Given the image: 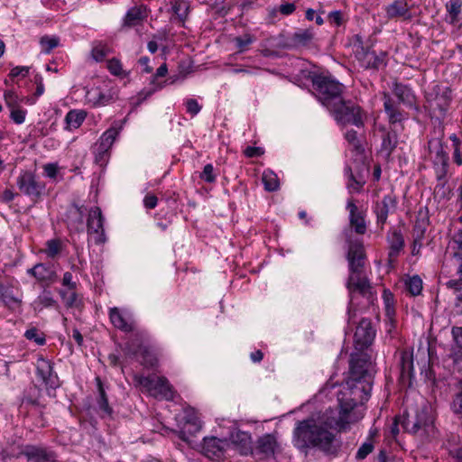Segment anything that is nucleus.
I'll return each instance as SVG.
<instances>
[{
  "label": "nucleus",
  "mask_w": 462,
  "mask_h": 462,
  "mask_svg": "<svg viewBox=\"0 0 462 462\" xmlns=\"http://www.w3.org/2000/svg\"><path fill=\"white\" fill-rule=\"evenodd\" d=\"M347 260L349 263L350 272L347 281V288L350 293V303L347 315L348 322H350L356 317V311L354 307L355 294H361L363 297L366 298L369 302L373 301L374 294L367 279L362 274L365 258L364 246L360 241H352L349 243Z\"/></svg>",
  "instance_id": "3"
},
{
  "label": "nucleus",
  "mask_w": 462,
  "mask_h": 462,
  "mask_svg": "<svg viewBox=\"0 0 462 462\" xmlns=\"http://www.w3.org/2000/svg\"><path fill=\"white\" fill-rule=\"evenodd\" d=\"M364 388L341 387L337 393L338 411L332 409L326 410L329 420L335 429L346 431L351 424L358 422L365 415L364 402L367 401L368 394L364 393Z\"/></svg>",
  "instance_id": "2"
},
{
  "label": "nucleus",
  "mask_w": 462,
  "mask_h": 462,
  "mask_svg": "<svg viewBox=\"0 0 462 462\" xmlns=\"http://www.w3.org/2000/svg\"><path fill=\"white\" fill-rule=\"evenodd\" d=\"M314 36L315 32L313 28L298 29L286 39L283 46L288 49L305 47L311 43Z\"/></svg>",
  "instance_id": "14"
},
{
  "label": "nucleus",
  "mask_w": 462,
  "mask_h": 462,
  "mask_svg": "<svg viewBox=\"0 0 462 462\" xmlns=\"http://www.w3.org/2000/svg\"><path fill=\"white\" fill-rule=\"evenodd\" d=\"M262 181L266 191L273 192L280 189L279 178L277 174L270 169L263 171Z\"/></svg>",
  "instance_id": "33"
},
{
  "label": "nucleus",
  "mask_w": 462,
  "mask_h": 462,
  "mask_svg": "<svg viewBox=\"0 0 462 462\" xmlns=\"http://www.w3.org/2000/svg\"><path fill=\"white\" fill-rule=\"evenodd\" d=\"M328 111L340 125H353L356 127L364 125L365 113L359 106L350 100H345L342 97Z\"/></svg>",
  "instance_id": "5"
},
{
  "label": "nucleus",
  "mask_w": 462,
  "mask_h": 462,
  "mask_svg": "<svg viewBox=\"0 0 462 462\" xmlns=\"http://www.w3.org/2000/svg\"><path fill=\"white\" fill-rule=\"evenodd\" d=\"M254 41V37L250 34H245L240 37H236L235 39V43L236 48L239 50L240 52L245 51L247 50L248 46L253 43Z\"/></svg>",
  "instance_id": "53"
},
{
  "label": "nucleus",
  "mask_w": 462,
  "mask_h": 462,
  "mask_svg": "<svg viewBox=\"0 0 462 462\" xmlns=\"http://www.w3.org/2000/svg\"><path fill=\"white\" fill-rule=\"evenodd\" d=\"M462 0H449L446 5V9L448 14V21L455 24L458 20V15L461 13Z\"/></svg>",
  "instance_id": "40"
},
{
  "label": "nucleus",
  "mask_w": 462,
  "mask_h": 462,
  "mask_svg": "<svg viewBox=\"0 0 462 462\" xmlns=\"http://www.w3.org/2000/svg\"><path fill=\"white\" fill-rule=\"evenodd\" d=\"M333 429L325 412L299 420L292 432V444L301 452L315 449L325 455H336L341 445Z\"/></svg>",
  "instance_id": "1"
},
{
  "label": "nucleus",
  "mask_w": 462,
  "mask_h": 462,
  "mask_svg": "<svg viewBox=\"0 0 462 462\" xmlns=\"http://www.w3.org/2000/svg\"><path fill=\"white\" fill-rule=\"evenodd\" d=\"M30 276L35 278L38 282H51L56 277L55 272L48 265L39 263L27 270Z\"/></svg>",
  "instance_id": "22"
},
{
  "label": "nucleus",
  "mask_w": 462,
  "mask_h": 462,
  "mask_svg": "<svg viewBox=\"0 0 462 462\" xmlns=\"http://www.w3.org/2000/svg\"><path fill=\"white\" fill-rule=\"evenodd\" d=\"M107 69L111 74L117 77H125L126 73H125L123 69V66L121 61L118 59L113 58L107 61L106 65Z\"/></svg>",
  "instance_id": "51"
},
{
  "label": "nucleus",
  "mask_w": 462,
  "mask_h": 462,
  "mask_svg": "<svg viewBox=\"0 0 462 462\" xmlns=\"http://www.w3.org/2000/svg\"><path fill=\"white\" fill-rule=\"evenodd\" d=\"M386 14L389 18L409 19L410 10L407 3L402 0H396L386 7Z\"/></svg>",
  "instance_id": "26"
},
{
  "label": "nucleus",
  "mask_w": 462,
  "mask_h": 462,
  "mask_svg": "<svg viewBox=\"0 0 462 462\" xmlns=\"http://www.w3.org/2000/svg\"><path fill=\"white\" fill-rule=\"evenodd\" d=\"M60 295L67 308L79 307L80 305L81 301L79 298V295L75 291L69 293L65 291H60Z\"/></svg>",
  "instance_id": "47"
},
{
  "label": "nucleus",
  "mask_w": 462,
  "mask_h": 462,
  "mask_svg": "<svg viewBox=\"0 0 462 462\" xmlns=\"http://www.w3.org/2000/svg\"><path fill=\"white\" fill-rule=\"evenodd\" d=\"M125 351L128 355L140 359L142 364L147 367H153L157 364V358L147 346H138V348L135 349L134 343H129L125 346Z\"/></svg>",
  "instance_id": "16"
},
{
  "label": "nucleus",
  "mask_w": 462,
  "mask_h": 462,
  "mask_svg": "<svg viewBox=\"0 0 462 462\" xmlns=\"http://www.w3.org/2000/svg\"><path fill=\"white\" fill-rule=\"evenodd\" d=\"M349 45L352 47L353 53L362 68L378 69L383 64L384 56L383 54L378 55L365 46L363 37L360 34L352 36L349 39Z\"/></svg>",
  "instance_id": "8"
},
{
  "label": "nucleus",
  "mask_w": 462,
  "mask_h": 462,
  "mask_svg": "<svg viewBox=\"0 0 462 462\" xmlns=\"http://www.w3.org/2000/svg\"><path fill=\"white\" fill-rule=\"evenodd\" d=\"M383 106L391 123H397L402 120V113L394 106L393 100L388 95H384Z\"/></svg>",
  "instance_id": "38"
},
{
  "label": "nucleus",
  "mask_w": 462,
  "mask_h": 462,
  "mask_svg": "<svg viewBox=\"0 0 462 462\" xmlns=\"http://www.w3.org/2000/svg\"><path fill=\"white\" fill-rule=\"evenodd\" d=\"M64 245L59 238L47 240L45 248L42 251L50 259H56L62 252Z\"/></svg>",
  "instance_id": "34"
},
{
  "label": "nucleus",
  "mask_w": 462,
  "mask_h": 462,
  "mask_svg": "<svg viewBox=\"0 0 462 462\" xmlns=\"http://www.w3.org/2000/svg\"><path fill=\"white\" fill-rule=\"evenodd\" d=\"M431 418L427 411V409H422L418 411L416 417L413 420L408 421V426L412 423L411 430L412 432H417L420 429H424L431 424Z\"/></svg>",
  "instance_id": "31"
},
{
  "label": "nucleus",
  "mask_w": 462,
  "mask_h": 462,
  "mask_svg": "<svg viewBox=\"0 0 462 462\" xmlns=\"http://www.w3.org/2000/svg\"><path fill=\"white\" fill-rule=\"evenodd\" d=\"M110 98L99 88H91L86 93L87 101L94 106H105L109 103Z\"/></svg>",
  "instance_id": "28"
},
{
  "label": "nucleus",
  "mask_w": 462,
  "mask_h": 462,
  "mask_svg": "<svg viewBox=\"0 0 462 462\" xmlns=\"http://www.w3.org/2000/svg\"><path fill=\"white\" fill-rule=\"evenodd\" d=\"M389 244V257L396 258L404 247V239L400 231L393 230L387 236Z\"/></svg>",
  "instance_id": "25"
},
{
  "label": "nucleus",
  "mask_w": 462,
  "mask_h": 462,
  "mask_svg": "<svg viewBox=\"0 0 462 462\" xmlns=\"http://www.w3.org/2000/svg\"><path fill=\"white\" fill-rule=\"evenodd\" d=\"M37 372L46 385L51 388H56L59 385L57 375L54 374L52 365L48 360L40 359L38 361Z\"/></svg>",
  "instance_id": "21"
},
{
  "label": "nucleus",
  "mask_w": 462,
  "mask_h": 462,
  "mask_svg": "<svg viewBox=\"0 0 462 462\" xmlns=\"http://www.w3.org/2000/svg\"><path fill=\"white\" fill-rule=\"evenodd\" d=\"M187 113L192 116L198 115L201 110V106L194 98H189L185 101Z\"/></svg>",
  "instance_id": "56"
},
{
  "label": "nucleus",
  "mask_w": 462,
  "mask_h": 462,
  "mask_svg": "<svg viewBox=\"0 0 462 462\" xmlns=\"http://www.w3.org/2000/svg\"><path fill=\"white\" fill-rule=\"evenodd\" d=\"M146 17L145 9L142 6H134L128 10L124 19V25L134 26L139 24Z\"/></svg>",
  "instance_id": "29"
},
{
  "label": "nucleus",
  "mask_w": 462,
  "mask_h": 462,
  "mask_svg": "<svg viewBox=\"0 0 462 462\" xmlns=\"http://www.w3.org/2000/svg\"><path fill=\"white\" fill-rule=\"evenodd\" d=\"M345 137H346V140L349 143V144L352 145V147L355 150H359L360 143H359V140L357 138V134H356V131H354V130L347 131L345 134Z\"/></svg>",
  "instance_id": "61"
},
{
  "label": "nucleus",
  "mask_w": 462,
  "mask_h": 462,
  "mask_svg": "<svg viewBox=\"0 0 462 462\" xmlns=\"http://www.w3.org/2000/svg\"><path fill=\"white\" fill-rule=\"evenodd\" d=\"M456 246L454 247V258L457 262V274L458 279H452L451 281L462 282V233H457L454 240Z\"/></svg>",
  "instance_id": "39"
},
{
  "label": "nucleus",
  "mask_w": 462,
  "mask_h": 462,
  "mask_svg": "<svg viewBox=\"0 0 462 462\" xmlns=\"http://www.w3.org/2000/svg\"><path fill=\"white\" fill-rule=\"evenodd\" d=\"M10 109H11L10 116H11L12 120L17 125L23 124L25 120L26 111L20 109L18 106L10 108Z\"/></svg>",
  "instance_id": "57"
},
{
  "label": "nucleus",
  "mask_w": 462,
  "mask_h": 462,
  "mask_svg": "<svg viewBox=\"0 0 462 462\" xmlns=\"http://www.w3.org/2000/svg\"><path fill=\"white\" fill-rule=\"evenodd\" d=\"M447 287L453 290L456 294V306L462 314V282L448 281L446 283Z\"/></svg>",
  "instance_id": "46"
},
{
  "label": "nucleus",
  "mask_w": 462,
  "mask_h": 462,
  "mask_svg": "<svg viewBox=\"0 0 462 462\" xmlns=\"http://www.w3.org/2000/svg\"><path fill=\"white\" fill-rule=\"evenodd\" d=\"M4 97L5 103L9 108L19 106V104L21 102H25L29 105H32L35 102V98H20L18 95L13 90L5 91Z\"/></svg>",
  "instance_id": "41"
},
{
  "label": "nucleus",
  "mask_w": 462,
  "mask_h": 462,
  "mask_svg": "<svg viewBox=\"0 0 462 462\" xmlns=\"http://www.w3.org/2000/svg\"><path fill=\"white\" fill-rule=\"evenodd\" d=\"M276 448V440L271 435H265L259 439L257 448L264 456L273 455Z\"/></svg>",
  "instance_id": "35"
},
{
  "label": "nucleus",
  "mask_w": 462,
  "mask_h": 462,
  "mask_svg": "<svg viewBox=\"0 0 462 462\" xmlns=\"http://www.w3.org/2000/svg\"><path fill=\"white\" fill-rule=\"evenodd\" d=\"M216 175L214 173V167L212 164H206L200 173V179L208 183H213L216 181Z\"/></svg>",
  "instance_id": "55"
},
{
  "label": "nucleus",
  "mask_w": 462,
  "mask_h": 462,
  "mask_svg": "<svg viewBox=\"0 0 462 462\" xmlns=\"http://www.w3.org/2000/svg\"><path fill=\"white\" fill-rule=\"evenodd\" d=\"M414 232L417 233V236L416 237L414 238V241H413V245H412V248H411V253L413 255L419 254L421 246H422V243H421V239H422V236H423V230H418L417 227L415 228Z\"/></svg>",
  "instance_id": "60"
},
{
  "label": "nucleus",
  "mask_w": 462,
  "mask_h": 462,
  "mask_svg": "<svg viewBox=\"0 0 462 462\" xmlns=\"http://www.w3.org/2000/svg\"><path fill=\"white\" fill-rule=\"evenodd\" d=\"M313 88L319 101L328 110L342 98L344 87L329 77L318 75L313 79Z\"/></svg>",
  "instance_id": "7"
},
{
  "label": "nucleus",
  "mask_w": 462,
  "mask_h": 462,
  "mask_svg": "<svg viewBox=\"0 0 462 462\" xmlns=\"http://www.w3.org/2000/svg\"><path fill=\"white\" fill-rule=\"evenodd\" d=\"M43 170L47 177L54 179L57 176L59 167L57 163H47L43 166Z\"/></svg>",
  "instance_id": "62"
},
{
  "label": "nucleus",
  "mask_w": 462,
  "mask_h": 462,
  "mask_svg": "<svg viewBox=\"0 0 462 462\" xmlns=\"http://www.w3.org/2000/svg\"><path fill=\"white\" fill-rule=\"evenodd\" d=\"M17 186L22 192L32 198H39L45 189L44 183L31 171H24L18 177Z\"/></svg>",
  "instance_id": "9"
},
{
  "label": "nucleus",
  "mask_w": 462,
  "mask_h": 462,
  "mask_svg": "<svg viewBox=\"0 0 462 462\" xmlns=\"http://www.w3.org/2000/svg\"><path fill=\"white\" fill-rule=\"evenodd\" d=\"M396 206V199L392 195H385L381 201L377 202L374 208V212L377 218V225L383 227L387 221L388 215L395 210Z\"/></svg>",
  "instance_id": "13"
},
{
  "label": "nucleus",
  "mask_w": 462,
  "mask_h": 462,
  "mask_svg": "<svg viewBox=\"0 0 462 462\" xmlns=\"http://www.w3.org/2000/svg\"><path fill=\"white\" fill-rule=\"evenodd\" d=\"M13 283H0V301L9 309H15L22 303V299L13 293Z\"/></svg>",
  "instance_id": "24"
},
{
  "label": "nucleus",
  "mask_w": 462,
  "mask_h": 462,
  "mask_svg": "<svg viewBox=\"0 0 462 462\" xmlns=\"http://www.w3.org/2000/svg\"><path fill=\"white\" fill-rule=\"evenodd\" d=\"M134 379L143 392L156 399L171 401L174 398L175 392L168 379L164 376L135 374Z\"/></svg>",
  "instance_id": "6"
},
{
  "label": "nucleus",
  "mask_w": 462,
  "mask_h": 462,
  "mask_svg": "<svg viewBox=\"0 0 462 462\" xmlns=\"http://www.w3.org/2000/svg\"><path fill=\"white\" fill-rule=\"evenodd\" d=\"M24 337L28 340L35 342L38 346H43L46 342L44 334L36 328L27 329Z\"/></svg>",
  "instance_id": "48"
},
{
  "label": "nucleus",
  "mask_w": 462,
  "mask_h": 462,
  "mask_svg": "<svg viewBox=\"0 0 462 462\" xmlns=\"http://www.w3.org/2000/svg\"><path fill=\"white\" fill-rule=\"evenodd\" d=\"M226 444L227 442L225 439H220L215 437L204 438L203 450L208 457H219Z\"/></svg>",
  "instance_id": "23"
},
{
  "label": "nucleus",
  "mask_w": 462,
  "mask_h": 462,
  "mask_svg": "<svg viewBox=\"0 0 462 462\" xmlns=\"http://www.w3.org/2000/svg\"><path fill=\"white\" fill-rule=\"evenodd\" d=\"M375 336V331L372 323L367 319H362L356 327L355 332V342L361 348L366 347L372 344Z\"/></svg>",
  "instance_id": "12"
},
{
  "label": "nucleus",
  "mask_w": 462,
  "mask_h": 462,
  "mask_svg": "<svg viewBox=\"0 0 462 462\" xmlns=\"http://www.w3.org/2000/svg\"><path fill=\"white\" fill-rule=\"evenodd\" d=\"M374 450V444L371 440L365 441L358 448L356 457L359 460L365 459Z\"/></svg>",
  "instance_id": "54"
},
{
  "label": "nucleus",
  "mask_w": 462,
  "mask_h": 462,
  "mask_svg": "<svg viewBox=\"0 0 462 462\" xmlns=\"http://www.w3.org/2000/svg\"><path fill=\"white\" fill-rule=\"evenodd\" d=\"M30 68L27 66H16L9 73V77L14 79L17 77L25 78L29 73Z\"/></svg>",
  "instance_id": "59"
},
{
  "label": "nucleus",
  "mask_w": 462,
  "mask_h": 462,
  "mask_svg": "<svg viewBox=\"0 0 462 462\" xmlns=\"http://www.w3.org/2000/svg\"><path fill=\"white\" fill-rule=\"evenodd\" d=\"M393 93L397 97L400 102L402 103H411L413 99V95L411 91V88H409L406 86H403L402 84H395L393 88Z\"/></svg>",
  "instance_id": "42"
},
{
  "label": "nucleus",
  "mask_w": 462,
  "mask_h": 462,
  "mask_svg": "<svg viewBox=\"0 0 462 462\" xmlns=\"http://www.w3.org/2000/svg\"><path fill=\"white\" fill-rule=\"evenodd\" d=\"M110 52V48L102 42L95 44L91 51V57L97 62L102 61Z\"/></svg>",
  "instance_id": "45"
},
{
  "label": "nucleus",
  "mask_w": 462,
  "mask_h": 462,
  "mask_svg": "<svg viewBox=\"0 0 462 462\" xmlns=\"http://www.w3.org/2000/svg\"><path fill=\"white\" fill-rule=\"evenodd\" d=\"M87 225L88 232L97 234L99 241H101V236L104 235V217L98 207L92 208L89 210Z\"/></svg>",
  "instance_id": "20"
},
{
  "label": "nucleus",
  "mask_w": 462,
  "mask_h": 462,
  "mask_svg": "<svg viewBox=\"0 0 462 462\" xmlns=\"http://www.w3.org/2000/svg\"><path fill=\"white\" fill-rule=\"evenodd\" d=\"M328 19L330 23L340 26L344 22L343 13L338 10L332 11L328 14Z\"/></svg>",
  "instance_id": "58"
},
{
  "label": "nucleus",
  "mask_w": 462,
  "mask_h": 462,
  "mask_svg": "<svg viewBox=\"0 0 462 462\" xmlns=\"http://www.w3.org/2000/svg\"><path fill=\"white\" fill-rule=\"evenodd\" d=\"M86 118V113L82 110H70L65 116L66 129H78Z\"/></svg>",
  "instance_id": "32"
},
{
  "label": "nucleus",
  "mask_w": 462,
  "mask_h": 462,
  "mask_svg": "<svg viewBox=\"0 0 462 462\" xmlns=\"http://www.w3.org/2000/svg\"><path fill=\"white\" fill-rule=\"evenodd\" d=\"M86 209L82 206L72 205L68 211L67 225L70 231L80 232L84 229Z\"/></svg>",
  "instance_id": "17"
},
{
  "label": "nucleus",
  "mask_w": 462,
  "mask_h": 462,
  "mask_svg": "<svg viewBox=\"0 0 462 462\" xmlns=\"http://www.w3.org/2000/svg\"><path fill=\"white\" fill-rule=\"evenodd\" d=\"M168 73V67L166 63L162 64L157 69L154 75H152V79L150 81V85L152 86L151 90H149L146 94V96H150L152 93L162 89L166 84L167 80L165 81H159L160 78H163Z\"/></svg>",
  "instance_id": "30"
},
{
  "label": "nucleus",
  "mask_w": 462,
  "mask_h": 462,
  "mask_svg": "<svg viewBox=\"0 0 462 462\" xmlns=\"http://www.w3.org/2000/svg\"><path fill=\"white\" fill-rule=\"evenodd\" d=\"M397 140L394 134L390 133L385 134L382 142V150L385 152L386 155H390L391 152L396 147Z\"/></svg>",
  "instance_id": "50"
},
{
  "label": "nucleus",
  "mask_w": 462,
  "mask_h": 462,
  "mask_svg": "<svg viewBox=\"0 0 462 462\" xmlns=\"http://www.w3.org/2000/svg\"><path fill=\"white\" fill-rule=\"evenodd\" d=\"M29 462H54L55 456L52 452L34 446H28L23 451Z\"/></svg>",
  "instance_id": "19"
},
{
  "label": "nucleus",
  "mask_w": 462,
  "mask_h": 462,
  "mask_svg": "<svg viewBox=\"0 0 462 462\" xmlns=\"http://www.w3.org/2000/svg\"><path fill=\"white\" fill-rule=\"evenodd\" d=\"M402 375L411 376L413 371V358L410 352H402L401 356Z\"/></svg>",
  "instance_id": "43"
},
{
  "label": "nucleus",
  "mask_w": 462,
  "mask_h": 462,
  "mask_svg": "<svg viewBox=\"0 0 462 462\" xmlns=\"http://www.w3.org/2000/svg\"><path fill=\"white\" fill-rule=\"evenodd\" d=\"M42 50L45 53H49L51 50L59 45V39L57 37L43 36L40 40Z\"/></svg>",
  "instance_id": "52"
},
{
  "label": "nucleus",
  "mask_w": 462,
  "mask_h": 462,
  "mask_svg": "<svg viewBox=\"0 0 462 462\" xmlns=\"http://www.w3.org/2000/svg\"><path fill=\"white\" fill-rule=\"evenodd\" d=\"M452 411L462 415V392L456 395L451 405Z\"/></svg>",
  "instance_id": "63"
},
{
  "label": "nucleus",
  "mask_w": 462,
  "mask_h": 462,
  "mask_svg": "<svg viewBox=\"0 0 462 462\" xmlns=\"http://www.w3.org/2000/svg\"><path fill=\"white\" fill-rule=\"evenodd\" d=\"M383 300L385 308L386 315L392 318L394 315V297L389 290H383Z\"/></svg>",
  "instance_id": "49"
},
{
  "label": "nucleus",
  "mask_w": 462,
  "mask_h": 462,
  "mask_svg": "<svg viewBox=\"0 0 462 462\" xmlns=\"http://www.w3.org/2000/svg\"><path fill=\"white\" fill-rule=\"evenodd\" d=\"M202 428V423L199 418L195 414L194 411H190L187 412L185 416V425L183 427V430L181 431V439H185L184 435L189 433L190 435H194L199 432Z\"/></svg>",
  "instance_id": "27"
},
{
  "label": "nucleus",
  "mask_w": 462,
  "mask_h": 462,
  "mask_svg": "<svg viewBox=\"0 0 462 462\" xmlns=\"http://www.w3.org/2000/svg\"><path fill=\"white\" fill-rule=\"evenodd\" d=\"M167 6V10L171 14V20L183 24L188 18L190 9L189 0H169Z\"/></svg>",
  "instance_id": "15"
},
{
  "label": "nucleus",
  "mask_w": 462,
  "mask_h": 462,
  "mask_svg": "<svg viewBox=\"0 0 462 462\" xmlns=\"http://www.w3.org/2000/svg\"><path fill=\"white\" fill-rule=\"evenodd\" d=\"M452 336L457 346L462 349V327H454L452 328Z\"/></svg>",
  "instance_id": "64"
},
{
  "label": "nucleus",
  "mask_w": 462,
  "mask_h": 462,
  "mask_svg": "<svg viewBox=\"0 0 462 462\" xmlns=\"http://www.w3.org/2000/svg\"><path fill=\"white\" fill-rule=\"evenodd\" d=\"M108 315L115 328L124 332H131L134 329V320L128 310L117 307L110 308Z\"/></svg>",
  "instance_id": "11"
},
{
  "label": "nucleus",
  "mask_w": 462,
  "mask_h": 462,
  "mask_svg": "<svg viewBox=\"0 0 462 462\" xmlns=\"http://www.w3.org/2000/svg\"><path fill=\"white\" fill-rule=\"evenodd\" d=\"M98 393H99V399H98V407L99 409L106 414L110 415L112 412V409L110 408L108 404V401L105 393V390L102 385V382L100 378H96Z\"/></svg>",
  "instance_id": "44"
},
{
  "label": "nucleus",
  "mask_w": 462,
  "mask_h": 462,
  "mask_svg": "<svg viewBox=\"0 0 462 462\" xmlns=\"http://www.w3.org/2000/svg\"><path fill=\"white\" fill-rule=\"evenodd\" d=\"M374 366L367 354L356 353L351 355L349 376L341 387L364 388V393L370 395L373 384Z\"/></svg>",
  "instance_id": "4"
},
{
  "label": "nucleus",
  "mask_w": 462,
  "mask_h": 462,
  "mask_svg": "<svg viewBox=\"0 0 462 462\" xmlns=\"http://www.w3.org/2000/svg\"><path fill=\"white\" fill-rule=\"evenodd\" d=\"M118 134L119 131L115 127H111L102 134L94 145V153L97 162L103 163L106 160L108 152Z\"/></svg>",
  "instance_id": "10"
},
{
  "label": "nucleus",
  "mask_w": 462,
  "mask_h": 462,
  "mask_svg": "<svg viewBox=\"0 0 462 462\" xmlns=\"http://www.w3.org/2000/svg\"><path fill=\"white\" fill-rule=\"evenodd\" d=\"M57 305L50 291H43L33 301L34 309L42 310L44 308H51Z\"/></svg>",
  "instance_id": "36"
},
{
  "label": "nucleus",
  "mask_w": 462,
  "mask_h": 462,
  "mask_svg": "<svg viewBox=\"0 0 462 462\" xmlns=\"http://www.w3.org/2000/svg\"><path fill=\"white\" fill-rule=\"evenodd\" d=\"M405 290L411 296L419 295L422 291V280L419 275L408 276L403 279Z\"/></svg>",
  "instance_id": "37"
},
{
  "label": "nucleus",
  "mask_w": 462,
  "mask_h": 462,
  "mask_svg": "<svg viewBox=\"0 0 462 462\" xmlns=\"http://www.w3.org/2000/svg\"><path fill=\"white\" fill-rule=\"evenodd\" d=\"M346 208L349 211V221L351 226L355 228V231L357 234H365L366 231V225L363 213L358 211L356 205L352 199L347 201Z\"/></svg>",
  "instance_id": "18"
}]
</instances>
